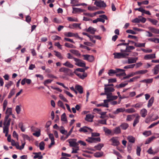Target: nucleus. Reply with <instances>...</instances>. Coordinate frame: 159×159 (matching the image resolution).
I'll return each mask as SVG.
<instances>
[{"label": "nucleus", "mask_w": 159, "mask_h": 159, "mask_svg": "<svg viewBox=\"0 0 159 159\" xmlns=\"http://www.w3.org/2000/svg\"><path fill=\"white\" fill-rule=\"evenodd\" d=\"M12 84L13 82L11 81H9L5 84V87H7V89H9Z\"/></svg>", "instance_id": "57"}, {"label": "nucleus", "mask_w": 159, "mask_h": 159, "mask_svg": "<svg viewBox=\"0 0 159 159\" xmlns=\"http://www.w3.org/2000/svg\"><path fill=\"white\" fill-rule=\"evenodd\" d=\"M12 109L11 108H7L5 114L6 116L5 117H6V118H9L10 116L12 114Z\"/></svg>", "instance_id": "14"}, {"label": "nucleus", "mask_w": 159, "mask_h": 159, "mask_svg": "<svg viewBox=\"0 0 159 159\" xmlns=\"http://www.w3.org/2000/svg\"><path fill=\"white\" fill-rule=\"evenodd\" d=\"M122 129L123 130L126 129L129 127V125L127 123H123L120 126Z\"/></svg>", "instance_id": "33"}, {"label": "nucleus", "mask_w": 159, "mask_h": 159, "mask_svg": "<svg viewBox=\"0 0 159 159\" xmlns=\"http://www.w3.org/2000/svg\"><path fill=\"white\" fill-rule=\"evenodd\" d=\"M63 65L66 66L70 68H73L74 67V66L68 61H66L65 63H63Z\"/></svg>", "instance_id": "30"}, {"label": "nucleus", "mask_w": 159, "mask_h": 159, "mask_svg": "<svg viewBox=\"0 0 159 159\" xmlns=\"http://www.w3.org/2000/svg\"><path fill=\"white\" fill-rule=\"evenodd\" d=\"M153 81V79H145L142 80L141 81V82L143 83H152Z\"/></svg>", "instance_id": "38"}, {"label": "nucleus", "mask_w": 159, "mask_h": 159, "mask_svg": "<svg viewBox=\"0 0 159 159\" xmlns=\"http://www.w3.org/2000/svg\"><path fill=\"white\" fill-rule=\"evenodd\" d=\"M101 37L99 35H90V41L93 43V44H91L90 43V46L93 45L95 43V39H100Z\"/></svg>", "instance_id": "3"}, {"label": "nucleus", "mask_w": 159, "mask_h": 159, "mask_svg": "<svg viewBox=\"0 0 159 159\" xmlns=\"http://www.w3.org/2000/svg\"><path fill=\"white\" fill-rule=\"evenodd\" d=\"M158 152V151L156 152H153L151 148H149L148 150V152L149 154L153 155H155L156 153H157Z\"/></svg>", "instance_id": "56"}, {"label": "nucleus", "mask_w": 159, "mask_h": 159, "mask_svg": "<svg viewBox=\"0 0 159 159\" xmlns=\"http://www.w3.org/2000/svg\"><path fill=\"white\" fill-rule=\"evenodd\" d=\"M34 154H35V155L34 157V159L38 158L39 159H41L43 157L41 155V153L40 152L38 153H34Z\"/></svg>", "instance_id": "28"}, {"label": "nucleus", "mask_w": 159, "mask_h": 159, "mask_svg": "<svg viewBox=\"0 0 159 159\" xmlns=\"http://www.w3.org/2000/svg\"><path fill=\"white\" fill-rule=\"evenodd\" d=\"M148 40L154 42L155 43H159V39L157 38H149L148 39Z\"/></svg>", "instance_id": "41"}, {"label": "nucleus", "mask_w": 159, "mask_h": 159, "mask_svg": "<svg viewBox=\"0 0 159 159\" xmlns=\"http://www.w3.org/2000/svg\"><path fill=\"white\" fill-rule=\"evenodd\" d=\"M67 20L70 21H75L77 22L78 21L77 18H73L71 17H67Z\"/></svg>", "instance_id": "49"}, {"label": "nucleus", "mask_w": 159, "mask_h": 159, "mask_svg": "<svg viewBox=\"0 0 159 159\" xmlns=\"http://www.w3.org/2000/svg\"><path fill=\"white\" fill-rule=\"evenodd\" d=\"M64 35L65 36L67 37H73V33L70 32H66L64 33Z\"/></svg>", "instance_id": "52"}, {"label": "nucleus", "mask_w": 159, "mask_h": 159, "mask_svg": "<svg viewBox=\"0 0 159 159\" xmlns=\"http://www.w3.org/2000/svg\"><path fill=\"white\" fill-rule=\"evenodd\" d=\"M156 57L155 54H152L145 55L144 57V59L145 60H149L155 58Z\"/></svg>", "instance_id": "15"}, {"label": "nucleus", "mask_w": 159, "mask_h": 159, "mask_svg": "<svg viewBox=\"0 0 159 159\" xmlns=\"http://www.w3.org/2000/svg\"><path fill=\"white\" fill-rule=\"evenodd\" d=\"M69 70V69L67 68L66 67H62L60 69L59 71L61 72L66 73L68 72Z\"/></svg>", "instance_id": "47"}, {"label": "nucleus", "mask_w": 159, "mask_h": 159, "mask_svg": "<svg viewBox=\"0 0 159 159\" xmlns=\"http://www.w3.org/2000/svg\"><path fill=\"white\" fill-rule=\"evenodd\" d=\"M54 52L55 53V55L57 57L61 59H63V57L61 55V53L56 51H54Z\"/></svg>", "instance_id": "35"}, {"label": "nucleus", "mask_w": 159, "mask_h": 159, "mask_svg": "<svg viewBox=\"0 0 159 159\" xmlns=\"http://www.w3.org/2000/svg\"><path fill=\"white\" fill-rule=\"evenodd\" d=\"M73 11H72L73 13H80L83 12L85 11L84 9H82L80 8L73 7Z\"/></svg>", "instance_id": "13"}, {"label": "nucleus", "mask_w": 159, "mask_h": 159, "mask_svg": "<svg viewBox=\"0 0 159 159\" xmlns=\"http://www.w3.org/2000/svg\"><path fill=\"white\" fill-rule=\"evenodd\" d=\"M9 127L4 126L3 127V132L5 134V136H7L8 132Z\"/></svg>", "instance_id": "36"}, {"label": "nucleus", "mask_w": 159, "mask_h": 159, "mask_svg": "<svg viewBox=\"0 0 159 159\" xmlns=\"http://www.w3.org/2000/svg\"><path fill=\"white\" fill-rule=\"evenodd\" d=\"M78 2V1L76 0H71L70 3L72 4V6L73 7L74 6H86L87 5L85 3H82L78 4L77 3Z\"/></svg>", "instance_id": "5"}, {"label": "nucleus", "mask_w": 159, "mask_h": 159, "mask_svg": "<svg viewBox=\"0 0 159 159\" xmlns=\"http://www.w3.org/2000/svg\"><path fill=\"white\" fill-rule=\"evenodd\" d=\"M105 92L107 93H109V92H113L115 89L112 87H105L104 88Z\"/></svg>", "instance_id": "31"}, {"label": "nucleus", "mask_w": 159, "mask_h": 159, "mask_svg": "<svg viewBox=\"0 0 159 159\" xmlns=\"http://www.w3.org/2000/svg\"><path fill=\"white\" fill-rule=\"evenodd\" d=\"M104 146V144L102 143H99L95 146L94 148H90V151H95L96 150L100 151L102 148Z\"/></svg>", "instance_id": "4"}, {"label": "nucleus", "mask_w": 159, "mask_h": 159, "mask_svg": "<svg viewBox=\"0 0 159 159\" xmlns=\"http://www.w3.org/2000/svg\"><path fill=\"white\" fill-rule=\"evenodd\" d=\"M74 61H75V65L79 66L84 67L85 66V62L82 60L76 58H74Z\"/></svg>", "instance_id": "2"}, {"label": "nucleus", "mask_w": 159, "mask_h": 159, "mask_svg": "<svg viewBox=\"0 0 159 159\" xmlns=\"http://www.w3.org/2000/svg\"><path fill=\"white\" fill-rule=\"evenodd\" d=\"M134 49V47L133 46H126L125 49L124 50L125 51V52H130L131 50H133Z\"/></svg>", "instance_id": "32"}, {"label": "nucleus", "mask_w": 159, "mask_h": 159, "mask_svg": "<svg viewBox=\"0 0 159 159\" xmlns=\"http://www.w3.org/2000/svg\"><path fill=\"white\" fill-rule=\"evenodd\" d=\"M61 120L62 121H64L65 122H66L67 121L66 117V114L65 113H64L63 114L61 115Z\"/></svg>", "instance_id": "54"}, {"label": "nucleus", "mask_w": 159, "mask_h": 159, "mask_svg": "<svg viewBox=\"0 0 159 159\" xmlns=\"http://www.w3.org/2000/svg\"><path fill=\"white\" fill-rule=\"evenodd\" d=\"M58 105L60 107L62 108L65 109V107L63 105L62 102L61 101H59L58 102Z\"/></svg>", "instance_id": "64"}, {"label": "nucleus", "mask_w": 159, "mask_h": 159, "mask_svg": "<svg viewBox=\"0 0 159 159\" xmlns=\"http://www.w3.org/2000/svg\"><path fill=\"white\" fill-rule=\"evenodd\" d=\"M140 77L139 76H137L134 77L132 78H131L129 80L126 81L127 83H130L135 81L137 79L139 78Z\"/></svg>", "instance_id": "42"}, {"label": "nucleus", "mask_w": 159, "mask_h": 159, "mask_svg": "<svg viewBox=\"0 0 159 159\" xmlns=\"http://www.w3.org/2000/svg\"><path fill=\"white\" fill-rule=\"evenodd\" d=\"M149 30L152 32L156 34L159 33V29L153 28L152 27H149L148 28Z\"/></svg>", "instance_id": "20"}, {"label": "nucleus", "mask_w": 159, "mask_h": 159, "mask_svg": "<svg viewBox=\"0 0 159 159\" xmlns=\"http://www.w3.org/2000/svg\"><path fill=\"white\" fill-rule=\"evenodd\" d=\"M152 71L153 72V74L154 75H157L158 74L159 72V69L156 66L153 68L152 70Z\"/></svg>", "instance_id": "45"}, {"label": "nucleus", "mask_w": 159, "mask_h": 159, "mask_svg": "<svg viewBox=\"0 0 159 159\" xmlns=\"http://www.w3.org/2000/svg\"><path fill=\"white\" fill-rule=\"evenodd\" d=\"M72 149L73 151L71 152L72 153H77L78 151L79 150V147L77 146L75 147H74V148H72Z\"/></svg>", "instance_id": "55"}, {"label": "nucleus", "mask_w": 159, "mask_h": 159, "mask_svg": "<svg viewBox=\"0 0 159 159\" xmlns=\"http://www.w3.org/2000/svg\"><path fill=\"white\" fill-rule=\"evenodd\" d=\"M110 140L112 143V145L113 146H117L120 144L118 137H113L110 139Z\"/></svg>", "instance_id": "6"}, {"label": "nucleus", "mask_w": 159, "mask_h": 159, "mask_svg": "<svg viewBox=\"0 0 159 159\" xmlns=\"http://www.w3.org/2000/svg\"><path fill=\"white\" fill-rule=\"evenodd\" d=\"M145 43H134V46L136 47H144Z\"/></svg>", "instance_id": "48"}, {"label": "nucleus", "mask_w": 159, "mask_h": 159, "mask_svg": "<svg viewBox=\"0 0 159 159\" xmlns=\"http://www.w3.org/2000/svg\"><path fill=\"white\" fill-rule=\"evenodd\" d=\"M103 155L102 152H98L94 154V156L96 157H102Z\"/></svg>", "instance_id": "29"}, {"label": "nucleus", "mask_w": 159, "mask_h": 159, "mask_svg": "<svg viewBox=\"0 0 159 159\" xmlns=\"http://www.w3.org/2000/svg\"><path fill=\"white\" fill-rule=\"evenodd\" d=\"M120 52H115L113 53L114 56V58L115 59H120L122 58H126L129 55V54L125 52V51L123 49L120 50Z\"/></svg>", "instance_id": "1"}, {"label": "nucleus", "mask_w": 159, "mask_h": 159, "mask_svg": "<svg viewBox=\"0 0 159 159\" xmlns=\"http://www.w3.org/2000/svg\"><path fill=\"white\" fill-rule=\"evenodd\" d=\"M121 133V130L120 127H116L113 130L112 132V134H118Z\"/></svg>", "instance_id": "19"}, {"label": "nucleus", "mask_w": 159, "mask_h": 159, "mask_svg": "<svg viewBox=\"0 0 159 159\" xmlns=\"http://www.w3.org/2000/svg\"><path fill=\"white\" fill-rule=\"evenodd\" d=\"M69 143L70 144V146L73 147H75L78 146V143H76V139H71L68 140Z\"/></svg>", "instance_id": "8"}, {"label": "nucleus", "mask_w": 159, "mask_h": 159, "mask_svg": "<svg viewBox=\"0 0 159 159\" xmlns=\"http://www.w3.org/2000/svg\"><path fill=\"white\" fill-rule=\"evenodd\" d=\"M64 45L67 48H76V47L75 46L73 45H72L71 44H70V43H66Z\"/></svg>", "instance_id": "40"}, {"label": "nucleus", "mask_w": 159, "mask_h": 159, "mask_svg": "<svg viewBox=\"0 0 159 159\" xmlns=\"http://www.w3.org/2000/svg\"><path fill=\"white\" fill-rule=\"evenodd\" d=\"M151 131H146L143 133V134L146 137L149 136L151 134Z\"/></svg>", "instance_id": "60"}, {"label": "nucleus", "mask_w": 159, "mask_h": 159, "mask_svg": "<svg viewBox=\"0 0 159 159\" xmlns=\"http://www.w3.org/2000/svg\"><path fill=\"white\" fill-rule=\"evenodd\" d=\"M94 4L97 7H105L107 5L103 1H95Z\"/></svg>", "instance_id": "7"}, {"label": "nucleus", "mask_w": 159, "mask_h": 159, "mask_svg": "<svg viewBox=\"0 0 159 159\" xmlns=\"http://www.w3.org/2000/svg\"><path fill=\"white\" fill-rule=\"evenodd\" d=\"M125 111L128 113H132L136 112L135 110L133 108H130L125 110Z\"/></svg>", "instance_id": "37"}, {"label": "nucleus", "mask_w": 159, "mask_h": 159, "mask_svg": "<svg viewBox=\"0 0 159 159\" xmlns=\"http://www.w3.org/2000/svg\"><path fill=\"white\" fill-rule=\"evenodd\" d=\"M15 93V89H12L11 91L10 92L8 96V98H11V97L12 96V95H13Z\"/></svg>", "instance_id": "44"}, {"label": "nucleus", "mask_w": 159, "mask_h": 159, "mask_svg": "<svg viewBox=\"0 0 159 159\" xmlns=\"http://www.w3.org/2000/svg\"><path fill=\"white\" fill-rule=\"evenodd\" d=\"M142 103H137L135 105H132V107H135V108H140L142 106Z\"/></svg>", "instance_id": "62"}, {"label": "nucleus", "mask_w": 159, "mask_h": 159, "mask_svg": "<svg viewBox=\"0 0 159 159\" xmlns=\"http://www.w3.org/2000/svg\"><path fill=\"white\" fill-rule=\"evenodd\" d=\"M74 73L81 79H84L87 76V74L86 73H84L82 74L79 72H76V71H74Z\"/></svg>", "instance_id": "16"}, {"label": "nucleus", "mask_w": 159, "mask_h": 159, "mask_svg": "<svg viewBox=\"0 0 159 159\" xmlns=\"http://www.w3.org/2000/svg\"><path fill=\"white\" fill-rule=\"evenodd\" d=\"M59 97L60 99H61L62 100H63L64 102H68V101L65 97H64L63 95L60 94L59 95Z\"/></svg>", "instance_id": "61"}, {"label": "nucleus", "mask_w": 159, "mask_h": 159, "mask_svg": "<svg viewBox=\"0 0 159 159\" xmlns=\"http://www.w3.org/2000/svg\"><path fill=\"white\" fill-rule=\"evenodd\" d=\"M148 111L145 108L141 109L140 111V114L141 116L143 117H145L147 114Z\"/></svg>", "instance_id": "17"}, {"label": "nucleus", "mask_w": 159, "mask_h": 159, "mask_svg": "<svg viewBox=\"0 0 159 159\" xmlns=\"http://www.w3.org/2000/svg\"><path fill=\"white\" fill-rule=\"evenodd\" d=\"M89 130V128L86 126H84L81 128L79 129V131L80 132H83L86 133Z\"/></svg>", "instance_id": "21"}, {"label": "nucleus", "mask_w": 159, "mask_h": 159, "mask_svg": "<svg viewBox=\"0 0 159 159\" xmlns=\"http://www.w3.org/2000/svg\"><path fill=\"white\" fill-rule=\"evenodd\" d=\"M101 139L99 137H90V143H97L101 141Z\"/></svg>", "instance_id": "9"}, {"label": "nucleus", "mask_w": 159, "mask_h": 159, "mask_svg": "<svg viewBox=\"0 0 159 159\" xmlns=\"http://www.w3.org/2000/svg\"><path fill=\"white\" fill-rule=\"evenodd\" d=\"M127 139L129 142L132 143H134L135 142V138L131 135L128 136Z\"/></svg>", "instance_id": "26"}, {"label": "nucleus", "mask_w": 159, "mask_h": 159, "mask_svg": "<svg viewBox=\"0 0 159 159\" xmlns=\"http://www.w3.org/2000/svg\"><path fill=\"white\" fill-rule=\"evenodd\" d=\"M75 89L77 90L80 94L83 93V88L82 87L79 85H76L75 86Z\"/></svg>", "instance_id": "23"}, {"label": "nucleus", "mask_w": 159, "mask_h": 159, "mask_svg": "<svg viewBox=\"0 0 159 159\" xmlns=\"http://www.w3.org/2000/svg\"><path fill=\"white\" fill-rule=\"evenodd\" d=\"M44 143L43 142H41L40 143L39 145V148L40 150H43L44 149Z\"/></svg>", "instance_id": "50"}, {"label": "nucleus", "mask_w": 159, "mask_h": 159, "mask_svg": "<svg viewBox=\"0 0 159 159\" xmlns=\"http://www.w3.org/2000/svg\"><path fill=\"white\" fill-rule=\"evenodd\" d=\"M125 111V109L124 108H117L115 111L113 112V113L116 114H118L119 112H123Z\"/></svg>", "instance_id": "22"}, {"label": "nucleus", "mask_w": 159, "mask_h": 159, "mask_svg": "<svg viewBox=\"0 0 159 159\" xmlns=\"http://www.w3.org/2000/svg\"><path fill=\"white\" fill-rule=\"evenodd\" d=\"M15 110L17 114L20 113L21 111V108L20 106L17 105L16 106Z\"/></svg>", "instance_id": "53"}, {"label": "nucleus", "mask_w": 159, "mask_h": 159, "mask_svg": "<svg viewBox=\"0 0 159 159\" xmlns=\"http://www.w3.org/2000/svg\"><path fill=\"white\" fill-rule=\"evenodd\" d=\"M149 21L151 22L153 25H156L158 21L155 19H152L151 18H149L148 19Z\"/></svg>", "instance_id": "59"}, {"label": "nucleus", "mask_w": 159, "mask_h": 159, "mask_svg": "<svg viewBox=\"0 0 159 159\" xmlns=\"http://www.w3.org/2000/svg\"><path fill=\"white\" fill-rule=\"evenodd\" d=\"M120 71H123V69H116L114 70L112 69L110 70L108 72V74L109 76H112L113 74H115L119 72Z\"/></svg>", "instance_id": "11"}, {"label": "nucleus", "mask_w": 159, "mask_h": 159, "mask_svg": "<svg viewBox=\"0 0 159 159\" xmlns=\"http://www.w3.org/2000/svg\"><path fill=\"white\" fill-rule=\"evenodd\" d=\"M70 51L73 54L75 55L76 56H80V54L79 53V51L75 49L70 50Z\"/></svg>", "instance_id": "34"}, {"label": "nucleus", "mask_w": 159, "mask_h": 159, "mask_svg": "<svg viewBox=\"0 0 159 159\" xmlns=\"http://www.w3.org/2000/svg\"><path fill=\"white\" fill-rule=\"evenodd\" d=\"M135 118L134 120L133 124L134 127L139 122V120L140 118V116L138 114H135Z\"/></svg>", "instance_id": "12"}, {"label": "nucleus", "mask_w": 159, "mask_h": 159, "mask_svg": "<svg viewBox=\"0 0 159 159\" xmlns=\"http://www.w3.org/2000/svg\"><path fill=\"white\" fill-rule=\"evenodd\" d=\"M11 121V119L8 118H6V117H5V119L4 122V126L9 127L10 123Z\"/></svg>", "instance_id": "18"}, {"label": "nucleus", "mask_w": 159, "mask_h": 159, "mask_svg": "<svg viewBox=\"0 0 159 159\" xmlns=\"http://www.w3.org/2000/svg\"><path fill=\"white\" fill-rule=\"evenodd\" d=\"M103 128L106 134H108L113 135V134H112V132L111 130L104 127H103Z\"/></svg>", "instance_id": "25"}, {"label": "nucleus", "mask_w": 159, "mask_h": 159, "mask_svg": "<svg viewBox=\"0 0 159 159\" xmlns=\"http://www.w3.org/2000/svg\"><path fill=\"white\" fill-rule=\"evenodd\" d=\"M123 71H120L119 72H121L120 73H117L116 74L117 76H121L125 75L126 73L125 71V70H123Z\"/></svg>", "instance_id": "51"}, {"label": "nucleus", "mask_w": 159, "mask_h": 159, "mask_svg": "<svg viewBox=\"0 0 159 159\" xmlns=\"http://www.w3.org/2000/svg\"><path fill=\"white\" fill-rule=\"evenodd\" d=\"M154 97H152L150 98V99L148 101V104L147 105V106L148 108L150 107H151L152 106V105L154 102Z\"/></svg>", "instance_id": "24"}, {"label": "nucleus", "mask_w": 159, "mask_h": 159, "mask_svg": "<svg viewBox=\"0 0 159 159\" xmlns=\"http://www.w3.org/2000/svg\"><path fill=\"white\" fill-rule=\"evenodd\" d=\"M52 80H51L50 79H48V80H46L44 81V82H43L45 86H47V84H49L51 83L52 82Z\"/></svg>", "instance_id": "63"}, {"label": "nucleus", "mask_w": 159, "mask_h": 159, "mask_svg": "<svg viewBox=\"0 0 159 159\" xmlns=\"http://www.w3.org/2000/svg\"><path fill=\"white\" fill-rule=\"evenodd\" d=\"M41 131L39 129H38L37 131L33 134V135L37 137H39L41 135Z\"/></svg>", "instance_id": "46"}, {"label": "nucleus", "mask_w": 159, "mask_h": 159, "mask_svg": "<svg viewBox=\"0 0 159 159\" xmlns=\"http://www.w3.org/2000/svg\"><path fill=\"white\" fill-rule=\"evenodd\" d=\"M110 102V99H107L106 100H104V104H103V107H108V102Z\"/></svg>", "instance_id": "58"}, {"label": "nucleus", "mask_w": 159, "mask_h": 159, "mask_svg": "<svg viewBox=\"0 0 159 159\" xmlns=\"http://www.w3.org/2000/svg\"><path fill=\"white\" fill-rule=\"evenodd\" d=\"M156 138L154 136H152L149 138L148 139H147L145 142V144H148L150 143L152 140H153L154 139H155Z\"/></svg>", "instance_id": "43"}, {"label": "nucleus", "mask_w": 159, "mask_h": 159, "mask_svg": "<svg viewBox=\"0 0 159 159\" xmlns=\"http://www.w3.org/2000/svg\"><path fill=\"white\" fill-rule=\"evenodd\" d=\"M138 60V57H128V62H126L129 64L134 63L136 62Z\"/></svg>", "instance_id": "10"}, {"label": "nucleus", "mask_w": 159, "mask_h": 159, "mask_svg": "<svg viewBox=\"0 0 159 159\" xmlns=\"http://www.w3.org/2000/svg\"><path fill=\"white\" fill-rule=\"evenodd\" d=\"M135 116V114L127 115L126 117V120L127 121H131L134 118V117Z\"/></svg>", "instance_id": "27"}, {"label": "nucleus", "mask_w": 159, "mask_h": 159, "mask_svg": "<svg viewBox=\"0 0 159 159\" xmlns=\"http://www.w3.org/2000/svg\"><path fill=\"white\" fill-rule=\"evenodd\" d=\"M148 70H141L136 71V75L143 74L148 72Z\"/></svg>", "instance_id": "39"}]
</instances>
